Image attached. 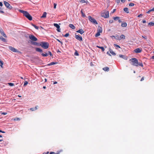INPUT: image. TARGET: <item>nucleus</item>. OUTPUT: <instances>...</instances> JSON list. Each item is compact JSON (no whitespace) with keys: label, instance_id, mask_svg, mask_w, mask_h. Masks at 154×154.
<instances>
[{"label":"nucleus","instance_id":"5fc2aeb1","mask_svg":"<svg viewBox=\"0 0 154 154\" xmlns=\"http://www.w3.org/2000/svg\"><path fill=\"white\" fill-rule=\"evenodd\" d=\"M116 11V9H114L112 11V13H114V12H115Z\"/></svg>","mask_w":154,"mask_h":154},{"label":"nucleus","instance_id":"37998d69","mask_svg":"<svg viewBox=\"0 0 154 154\" xmlns=\"http://www.w3.org/2000/svg\"><path fill=\"white\" fill-rule=\"evenodd\" d=\"M28 83V82L27 81H25L24 83V86H25L26 85H27Z\"/></svg>","mask_w":154,"mask_h":154},{"label":"nucleus","instance_id":"6e6552de","mask_svg":"<svg viewBox=\"0 0 154 154\" xmlns=\"http://www.w3.org/2000/svg\"><path fill=\"white\" fill-rule=\"evenodd\" d=\"M8 48L10 50L13 52H18V51L17 49L11 46H9Z\"/></svg>","mask_w":154,"mask_h":154},{"label":"nucleus","instance_id":"e2e57ef3","mask_svg":"<svg viewBox=\"0 0 154 154\" xmlns=\"http://www.w3.org/2000/svg\"><path fill=\"white\" fill-rule=\"evenodd\" d=\"M57 83V82H54L53 84H55Z\"/></svg>","mask_w":154,"mask_h":154},{"label":"nucleus","instance_id":"f03ea898","mask_svg":"<svg viewBox=\"0 0 154 154\" xmlns=\"http://www.w3.org/2000/svg\"><path fill=\"white\" fill-rule=\"evenodd\" d=\"M30 42L32 45L38 46L39 43L36 42L38 39L35 36L32 35H29Z\"/></svg>","mask_w":154,"mask_h":154},{"label":"nucleus","instance_id":"4d7b16f0","mask_svg":"<svg viewBox=\"0 0 154 154\" xmlns=\"http://www.w3.org/2000/svg\"><path fill=\"white\" fill-rule=\"evenodd\" d=\"M142 14H141L140 15H139L138 16V17H142Z\"/></svg>","mask_w":154,"mask_h":154},{"label":"nucleus","instance_id":"39448f33","mask_svg":"<svg viewBox=\"0 0 154 154\" xmlns=\"http://www.w3.org/2000/svg\"><path fill=\"white\" fill-rule=\"evenodd\" d=\"M101 15L102 17L105 18H107L109 17V12L108 11L103 12L101 13Z\"/></svg>","mask_w":154,"mask_h":154},{"label":"nucleus","instance_id":"603ef678","mask_svg":"<svg viewBox=\"0 0 154 154\" xmlns=\"http://www.w3.org/2000/svg\"><path fill=\"white\" fill-rule=\"evenodd\" d=\"M3 5L2 3L1 2H0V6L2 7Z\"/></svg>","mask_w":154,"mask_h":154},{"label":"nucleus","instance_id":"4468645a","mask_svg":"<svg viewBox=\"0 0 154 154\" xmlns=\"http://www.w3.org/2000/svg\"><path fill=\"white\" fill-rule=\"evenodd\" d=\"M102 31V29L101 27L99 26L98 27L97 32H100V33H101Z\"/></svg>","mask_w":154,"mask_h":154},{"label":"nucleus","instance_id":"de8ad7c7","mask_svg":"<svg viewBox=\"0 0 154 154\" xmlns=\"http://www.w3.org/2000/svg\"><path fill=\"white\" fill-rule=\"evenodd\" d=\"M32 20V16L29 15V20Z\"/></svg>","mask_w":154,"mask_h":154},{"label":"nucleus","instance_id":"bb28decb","mask_svg":"<svg viewBox=\"0 0 154 154\" xmlns=\"http://www.w3.org/2000/svg\"><path fill=\"white\" fill-rule=\"evenodd\" d=\"M37 106H35V108H31L30 109L32 111L35 110L37 109Z\"/></svg>","mask_w":154,"mask_h":154},{"label":"nucleus","instance_id":"a878e982","mask_svg":"<svg viewBox=\"0 0 154 154\" xmlns=\"http://www.w3.org/2000/svg\"><path fill=\"white\" fill-rule=\"evenodd\" d=\"M31 24L36 29H39V27L38 26H36L35 25H34L32 23H31Z\"/></svg>","mask_w":154,"mask_h":154},{"label":"nucleus","instance_id":"79ce46f5","mask_svg":"<svg viewBox=\"0 0 154 154\" xmlns=\"http://www.w3.org/2000/svg\"><path fill=\"white\" fill-rule=\"evenodd\" d=\"M69 33H67L65 35H64V36L65 37H67L68 36H69Z\"/></svg>","mask_w":154,"mask_h":154},{"label":"nucleus","instance_id":"f8f14e48","mask_svg":"<svg viewBox=\"0 0 154 154\" xmlns=\"http://www.w3.org/2000/svg\"><path fill=\"white\" fill-rule=\"evenodd\" d=\"M0 32L1 33V34L5 38H7V36L5 34V33L4 32V31L3 30L1 29H0Z\"/></svg>","mask_w":154,"mask_h":154},{"label":"nucleus","instance_id":"4c0bfd02","mask_svg":"<svg viewBox=\"0 0 154 154\" xmlns=\"http://www.w3.org/2000/svg\"><path fill=\"white\" fill-rule=\"evenodd\" d=\"M134 5V4L133 3H130L129 4V6L133 7Z\"/></svg>","mask_w":154,"mask_h":154},{"label":"nucleus","instance_id":"20e7f679","mask_svg":"<svg viewBox=\"0 0 154 154\" xmlns=\"http://www.w3.org/2000/svg\"><path fill=\"white\" fill-rule=\"evenodd\" d=\"M19 11L20 12L22 13L23 14V15L25 16L29 20V13L27 11L21 10H19Z\"/></svg>","mask_w":154,"mask_h":154},{"label":"nucleus","instance_id":"0e129e2a","mask_svg":"<svg viewBox=\"0 0 154 154\" xmlns=\"http://www.w3.org/2000/svg\"><path fill=\"white\" fill-rule=\"evenodd\" d=\"M107 54H108L109 55L111 56V54L109 53L108 51L107 52Z\"/></svg>","mask_w":154,"mask_h":154},{"label":"nucleus","instance_id":"8fccbe9b","mask_svg":"<svg viewBox=\"0 0 154 154\" xmlns=\"http://www.w3.org/2000/svg\"><path fill=\"white\" fill-rule=\"evenodd\" d=\"M49 153V152H43L42 154H48Z\"/></svg>","mask_w":154,"mask_h":154},{"label":"nucleus","instance_id":"a19ab883","mask_svg":"<svg viewBox=\"0 0 154 154\" xmlns=\"http://www.w3.org/2000/svg\"><path fill=\"white\" fill-rule=\"evenodd\" d=\"M48 54L50 55L51 56H52V54L51 52L50 51H48Z\"/></svg>","mask_w":154,"mask_h":154},{"label":"nucleus","instance_id":"5701e85b","mask_svg":"<svg viewBox=\"0 0 154 154\" xmlns=\"http://www.w3.org/2000/svg\"><path fill=\"white\" fill-rule=\"evenodd\" d=\"M97 47L98 48H100L101 49L102 51H104L105 50V49L103 47H100L99 46H97Z\"/></svg>","mask_w":154,"mask_h":154},{"label":"nucleus","instance_id":"412c9836","mask_svg":"<svg viewBox=\"0 0 154 154\" xmlns=\"http://www.w3.org/2000/svg\"><path fill=\"white\" fill-rule=\"evenodd\" d=\"M109 51L110 53L112 54L113 55L115 56L116 55V53L112 51V50L111 49H110L109 50Z\"/></svg>","mask_w":154,"mask_h":154},{"label":"nucleus","instance_id":"9d476101","mask_svg":"<svg viewBox=\"0 0 154 154\" xmlns=\"http://www.w3.org/2000/svg\"><path fill=\"white\" fill-rule=\"evenodd\" d=\"M75 37L77 39L80 41H81L82 40V37L79 35H76Z\"/></svg>","mask_w":154,"mask_h":154},{"label":"nucleus","instance_id":"c756f323","mask_svg":"<svg viewBox=\"0 0 154 154\" xmlns=\"http://www.w3.org/2000/svg\"><path fill=\"white\" fill-rule=\"evenodd\" d=\"M0 66L2 68H3V63L2 60H0Z\"/></svg>","mask_w":154,"mask_h":154},{"label":"nucleus","instance_id":"a211bd4d","mask_svg":"<svg viewBox=\"0 0 154 154\" xmlns=\"http://www.w3.org/2000/svg\"><path fill=\"white\" fill-rule=\"evenodd\" d=\"M47 13L46 12H44L42 15L41 17V18H45L46 17Z\"/></svg>","mask_w":154,"mask_h":154},{"label":"nucleus","instance_id":"69168bd1","mask_svg":"<svg viewBox=\"0 0 154 154\" xmlns=\"http://www.w3.org/2000/svg\"><path fill=\"white\" fill-rule=\"evenodd\" d=\"M118 21L119 23H121L122 22V21L119 19L118 20Z\"/></svg>","mask_w":154,"mask_h":154},{"label":"nucleus","instance_id":"423d86ee","mask_svg":"<svg viewBox=\"0 0 154 154\" xmlns=\"http://www.w3.org/2000/svg\"><path fill=\"white\" fill-rule=\"evenodd\" d=\"M88 18L89 21H90L91 22L93 23L94 24H97V22L96 20L94 18L91 17V16H89L88 17Z\"/></svg>","mask_w":154,"mask_h":154},{"label":"nucleus","instance_id":"13d9d810","mask_svg":"<svg viewBox=\"0 0 154 154\" xmlns=\"http://www.w3.org/2000/svg\"><path fill=\"white\" fill-rule=\"evenodd\" d=\"M146 21L145 20H143L142 21V23H146Z\"/></svg>","mask_w":154,"mask_h":154},{"label":"nucleus","instance_id":"f704fd0d","mask_svg":"<svg viewBox=\"0 0 154 154\" xmlns=\"http://www.w3.org/2000/svg\"><path fill=\"white\" fill-rule=\"evenodd\" d=\"M8 84L9 85L11 86H14V84L13 83H8Z\"/></svg>","mask_w":154,"mask_h":154},{"label":"nucleus","instance_id":"ea45409f","mask_svg":"<svg viewBox=\"0 0 154 154\" xmlns=\"http://www.w3.org/2000/svg\"><path fill=\"white\" fill-rule=\"evenodd\" d=\"M114 45L115 47H118V48H120V47L119 46V45H117V44H114Z\"/></svg>","mask_w":154,"mask_h":154},{"label":"nucleus","instance_id":"58836bf2","mask_svg":"<svg viewBox=\"0 0 154 154\" xmlns=\"http://www.w3.org/2000/svg\"><path fill=\"white\" fill-rule=\"evenodd\" d=\"M74 55L76 56H78L79 55L77 51H76L74 53Z\"/></svg>","mask_w":154,"mask_h":154},{"label":"nucleus","instance_id":"864d4df0","mask_svg":"<svg viewBox=\"0 0 154 154\" xmlns=\"http://www.w3.org/2000/svg\"><path fill=\"white\" fill-rule=\"evenodd\" d=\"M2 114L4 115H6L7 114V112H2Z\"/></svg>","mask_w":154,"mask_h":154},{"label":"nucleus","instance_id":"ddd939ff","mask_svg":"<svg viewBox=\"0 0 154 154\" xmlns=\"http://www.w3.org/2000/svg\"><path fill=\"white\" fill-rule=\"evenodd\" d=\"M76 32L78 33H79L81 34H83L84 32L82 29H79V30L77 31Z\"/></svg>","mask_w":154,"mask_h":154},{"label":"nucleus","instance_id":"72a5a7b5","mask_svg":"<svg viewBox=\"0 0 154 154\" xmlns=\"http://www.w3.org/2000/svg\"><path fill=\"white\" fill-rule=\"evenodd\" d=\"M120 37L121 39H125V36L123 35H121L120 36Z\"/></svg>","mask_w":154,"mask_h":154},{"label":"nucleus","instance_id":"c03bdc74","mask_svg":"<svg viewBox=\"0 0 154 154\" xmlns=\"http://www.w3.org/2000/svg\"><path fill=\"white\" fill-rule=\"evenodd\" d=\"M113 22V20H110L109 21V23H112Z\"/></svg>","mask_w":154,"mask_h":154},{"label":"nucleus","instance_id":"6ab92c4d","mask_svg":"<svg viewBox=\"0 0 154 154\" xmlns=\"http://www.w3.org/2000/svg\"><path fill=\"white\" fill-rule=\"evenodd\" d=\"M69 26L72 29H75V26L73 24H69Z\"/></svg>","mask_w":154,"mask_h":154},{"label":"nucleus","instance_id":"aec40b11","mask_svg":"<svg viewBox=\"0 0 154 154\" xmlns=\"http://www.w3.org/2000/svg\"><path fill=\"white\" fill-rule=\"evenodd\" d=\"M80 2L82 3H86V4L88 3L87 0L85 1V0H81L80 1Z\"/></svg>","mask_w":154,"mask_h":154},{"label":"nucleus","instance_id":"7c9ffc66","mask_svg":"<svg viewBox=\"0 0 154 154\" xmlns=\"http://www.w3.org/2000/svg\"><path fill=\"white\" fill-rule=\"evenodd\" d=\"M56 63H57L53 62L51 63H50L48 65L50 66V65H52L55 64H56Z\"/></svg>","mask_w":154,"mask_h":154},{"label":"nucleus","instance_id":"4be33fe9","mask_svg":"<svg viewBox=\"0 0 154 154\" xmlns=\"http://www.w3.org/2000/svg\"><path fill=\"white\" fill-rule=\"evenodd\" d=\"M127 26V23L125 22L122 23L121 24V26L122 27H125Z\"/></svg>","mask_w":154,"mask_h":154},{"label":"nucleus","instance_id":"0eeeda50","mask_svg":"<svg viewBox=\"0 0 154 154\" xmlns=\"http://www.w3.org/2000/svg\"><path fill=\"white\" fill-rule=\"evenodd\" d=\"M4 5H5V6L8 8L9 9H11L12 8V6L11 5L7 2L4 1Z\"/></svg>","mask_w":154,"mask_h":154},{"label":"nucleus","instance_id":"f3484780","mask_svg":"<svg viewBox=\"0 0 154 154\" xmlns=\"http://www.w3.org/2000/svg\"><path fill=\"white\" fill-rule=\"evenodd\" d=\"M35 49L37 51H38L40 52H42V50L39 48H35Z\"/></svg>","mask_w":154,"mask_h":154},{"label":"nucleus","instance_id":"473e14b6","mask_svg":"<svg viewBox=\"0 0 154 154\" xmlns=\"http://www.w3.org/2000/svg\"><path fill=\"white\" fill-rule=\"evenodd\" d=\"M42 55L43 57H47L48 55V54L47 53H45V54L42 53Z\"/></svg>","mask_w":154,"mask_h":154},{"label":"nucleus","instance_id":"393cba45","mask_svg":"<svg viewBox=\"0 0 154 154\" xmlns=\"http://www.w3.org/2000/svg\"><path fill=\"white\" fill-rule=\"evenodd\" d=\"M60 152V151H57L56 152H50L49 154H59Z\"/></svg>","mask_w":154,"mask_h":154},{"label":"nucleus","instance_id":"7ed1b4c3","mask_svg":"<svg viewBox=\"0 0 154 154\" xmlns=\"http://www.w3.org/2000/svg\"><path fill=\"white\" fill-rule=\"evenodd\" d=\"M41 46L45 49H47L49 47V44L47 42H42L40 44L39 43L38 46Z\"/></svg>","mask_w":154,"mask_h":154},{"label":"nucleus","instance_id":"9b49d317","mask_svg":"<svg viewBox=\"0 0 154 154\" xmlns=\"http://www.w3.org/2000/svg\"><path fill=\"white\" fill-rule=\"evenodd\" d=\"M142 49L139 48H136L134 50V52L136 53H139L141 52L142 51Z\"/></svg>","mask_w":154,"mask_h":154},{"label":"nucleus","instance_id":"338daca9","mask_svg":"<svg viewBox=\"0 0 154 154\" xmlns=\"http://www.w3.org/2000/svg\"><path fill=\"white\" fill-rule=\"evenodd\" d=\"M151 59H154V56H152L151 57Z\"/></svg>","mask_w":154,"mask_h":154},{"label":"nucleus","instance_id":"a18cd8bd","mask_svg":"<svg viewBox=\"0 0 154 154\" xmlns=\"http://www.w3.org/2000/svg\"><path fill=\"white\" fill-rule=\"evenodd\" d=\"M57 40L58 42H60L61 45H62L63 44V42H61V41H60L58 39H57Z\"/></svg>","mask_w":154,"mask_h":154},{"label":"nucleus","instance_id":"2f4dec72","mask_svg":"<svg viewBox=\"0 0 154 154\" xmlns=\"http://www.w3.org/2000/svg\"><path fill=\"white\" fill-rule=\"evenodd\" d=\"M148 25L151 26H153L154 25V23L150 22L148 23Z\"/></svg>","mask_w":154,"mask_h":154},{"label":"nucleus","instance_id":"f257e3e1","mask_svg":"<svg viewBox=\"0 0 154 154\" xmlns=\"http://www.w3.org/2000/svg\"><path fill=\"white\" fill-rule=\"evenodd\" d=\"M129 61L131 65L133 66H140L142 67L143 66L142 62L139 63L137 59L136 58H132L129 60Z\"/></svg>","mask_w":154,"mask_h":154},{"label":"nucleus","instance_id":"49530a36","mask_svg":"<svg viewBox=\"0 0 154 154\" xmlns=\"http://www.w3.org/2000/svg\"><path fill=\"white\" fill-rule=\"evenodd\" d=\"M54 9H55L56 8L57 4H55V3H54Z\"/></svg>","mask_w":154,"mask_h":154},{"label":"nucleus","instance_id":"dca6fc26","mask_svg":"<svg viewBox=\"0 0 154 154\" xmlns=\"http://www.w3.org/2000/svg\"><path fill=\"white\" fill-rule=\"evenodd\" d=\"M103 69L105 71H109V68L108 67H105L103 68Z\"/></svg>","mask_w":154,"mask_h":154},{"label":"nucleus","instance_id":"3c124183","mask_svg":"<svg viewBox=\"0 0 154 154\" xmlns=\"http://www.w3.org/2000/svg\"><path fill=\"white\" fill-rule=\"evenodd\" d=\"M144 79V77H143L140 80L141 81H143Z\"/></svg>","mask_w":154,"mask_h":154},{"label":"nucleus","instance_id":"1a4fd4ad","mask_svg":"<svg viewBox=\"0 0 154 154\" xmlns=\"http://www.w3.org/2000/svg\"><path fill=\"white\" fill-rule=\"evenodd\" d=\"M54 25L57 28V31L58 32H60V26L57 23H54Z\"/></svg>","mask_w":154,"mask_h":154},{"label":"nucleus","instance_id":"052dcab7","mask_svg":"<svg viewBox=\"0 0 154 154\" xmlns=\"http://www.w3.org/2000/svg\"><path fill=\"white\" fill-rule=\"evenodd\" d=\"M151 12V11H150V10H149L146 13H147V14H149L150 12Z\"/></svg>","mask_w":154,"mask_h":154},{"label":"nucleus","instance_id":"680f3d73","mask_svg":"<svg viewBox=\"0 0 154 154\" xmlns=\"http://www.w3.org/2000/svg\"><path fill=\"white\" fill-rule=\"evenodd\" d=\"M121 1L122 2L124 3L125 2V0H121Z\"/></svg>","mask_w":154,"mask_h":154},{"label":"nucleus","instance_id":"6e6d98bb","mask_svg":"<svg viewBox=\"0 0 154 154\" xmlns=\"http://www.w3.org/2000/svg\"><path fill=\"white\" fill-rule=\"evenodd\" d=\"M0 13H2V14H4V12L3 11H0Z\"/></svg>","mask_w":154,"mask_h":154},{"label":"nucleus","instance_id":"b1692460","mask_svg":"<svg viewBox=\"0 0 154 154\" xmlns=\"http://www.w3.org/2000/svg\"><path fill=\"white\" fill-rule=\"evenodd\" d=\"M124 11L126 12L127 13H129V12L128 11V9L127 8H125L124 9Z\"/></svg>","mask_w":154,"mask_h":154},{"label":"nucleus","instance_id":"2eb2a0df","mask_svg":"<svg viewBox=\"0 0 154 154\" xmlns=\"http://www.w3.org/2000/svg\"><path fill=\"white\" fill-rule=\"evenodd\" d=\"M119 57L124 59L125 60H127L128 59L127 57H125V56L124 55L120 54L119 55Z\"/></svg>","mask_w":154,"mask_h":154},{"label":"nucleus","instance_id":"09e8293b","mask_svg":"<svg viewBox=\"0 0 154 154\" xmlns=\"http://www.w3.org/2000/svg\"><path fill=\"white\" fill-rule=\"evenodd\" d=\"M142 37L143 38H144L145 39H147V37H146V36H144L143 35H142Z\"/></svg>","mask_w":154,"mask_h":154},{"label":"nucleus","instance_id":"cd10ccee","mask_svg":"<svg viewBox=\"0 0 154 154\" xmlns=\"http://www.w3.org/2000/svg\"><path fill=\"white\" fill-rule=\"evenodd\" d=\"M0 39H1L3 42H5L6 39L5 38H3L2 36L0 37Z\"/></svg>","mask_w":154,"mask_h":154},{"label":"nucleus","instance_id":"e433bc0d","mask_svg":"<svg viewBox=\"0 0 154 154\" xmlns=\"http://www.w3.org/2000/svg\"><path fill=\"white\" fill-rule=\"evenodd\" d=\"M81 13L82 14V16L83 17H85V14L83 13V12L82 11V10L81 11Z\"/></svg>","mask_w":154,"mask_h":154},{"label":"nucleus","instance_id":"c9c22d12","mask_svg":"<svg viewBox=\"0 0 154 154\" xmlns=\"http://www.w3.org/2000/svg\"><path fill=\"white\" fill-rule=\"evenodd\" d=\"M100 33L99 32H97V33L96 34V35H95V37H98V36H99L100 35Z\"/></svg>","mask_w":154,"mask_h":154},{"label":"nucleus","instance_id":"c85d7f7f","mask_svg":"<svg viewBox=\"0 0 154 154\" xmlns=\"http://www.w3.org/2000/svg\"><path fill=\"white\" fill-rule=\"evenodd\" d=\"M120 18L118 17H113V19L114 20H119V19Z\"/></svg>","mask_w":154,"mask_h":154},{"label":"nucleus","instance_id":"774afa93","mask_svg":"<svg viewBox=\"0 0 154 154\" xmlns=\"http://www.w3.org/2000/svg\"><path fill=\"white\" fill-rule=\"evenodd\" d=\"M2 133H5V132L4 131H2Z\"/></svg>","mask_w":154,"mask_h":154},{"label":"nucleus","instance_id":"bf43d9fd","mask_svg":"<svg viewBox=\"0 0 154 154\" xmlns=\"http://www.w3.org/2000/svg\"><path fill=\"white\" fill-rule=\"evenodd\" d=\"M151 11H154V8L152 9H150Z\"/></svg>","mask_w":154,"mask_h":154}]
</instances>
